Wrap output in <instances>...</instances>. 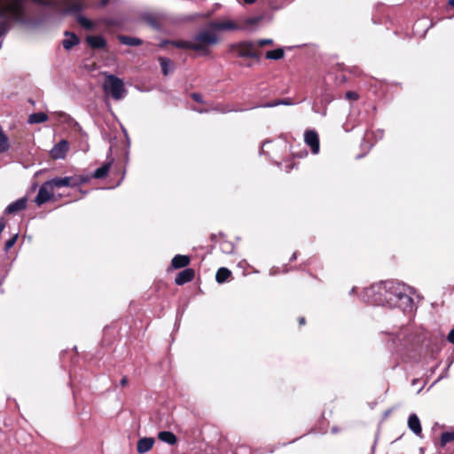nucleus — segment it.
Masks as SVG:
<instances>
[{
    "label": "nucleus",
    "instance_id": "f257e3e1",
    "mask_svg": "<svg viewBox=\"0 0 454 454\" xmlns=\"http://www.w3.org/2000/svg\"><path fill=\"white\" fill-rule=\"evenodd\" d=\"M413 289L395 280L380 281L365 288L361 299L373 305L399 308L403 311H411L414 307Z\"/></svg>",
    "mask_w": 454,
    "mask_h": 454
},
{
    "label": "nucleus",
    "instance_id": "f03ea898",
    "mask_svg": "<svg viewBox=\"0 0 454 454\" xmlns=\"http://www.w3.org/2000/svg\"><path fill=\"white\" fill-rule=\"evenodd\" d=\"M10 15L14 21L26 24L27 22L25 0H0V17Z\"/></svg>",
    "mask_w": 454,
    "mask_h": 454
},
{
    "label": "nucleus",
    "instance_id": "7ed1b4c3",
    "mask_svg": "<svg viewBox=\"0 0 454 454\" xmlns=\"http://www.w3.org/2000/svg\"><path fill=\"white\" fill-rule=\"evenodd\" d=\"M193 51L200 52L201 55H208L210 53L209 47L216 45L219 38L216 33L207 28L200 30L193 38Z\"/></svg>",
    "mask_w": 454,
    "mask_h": 454
},
{
    "label": "nucleus",
    "instance_id": "20e7f679",
    "mask_svg": "<svg viewBox=\"0 0 454 454\" xmlns=\"http://www.w3.org/2000/svg\"><path fill=\"white\" fill-rule=\"evenodd\" d=\"M103 90L106 95L111 96L116 101L124 98L127 94L122 80L111 74H106Z\"/></svg>",
    "mask_w": 454,
    "mask_h": 454
},
{
    "label": "nucleus",
    "instance_id": "39448f33",
    "mask_svg": "<svg viewBox=\"0 0 454 454\" xmlns=\"http://www.w3.org/2000/svg\"><path fill=\"white\" fill-rule=\"evenodd\" d=\"M235 49L237 51L238 56L239 57L250 59L259 58V54L256 51V44L254 42H241L235 46Z\"/></svg>",
    "mask_w": 454,
    "mask_h": 454
},
{
    "label": "nucleus",
    "instance_id": "423d86ee",
    "mask_svg": "<svg viewBox=\"0 0 454 454\" xmlns=\"http://www.w3.org/2000/svg\"><path fill=\"white\" fill-rule=\"evenodd\" d=\"M207 27L214 30L215 32L216 31H235V30H239L240 29L241 27L233 20H221V21H210L208 24H207Z\"/></svg>",
    "mask_w": 454,
    "mask_h": 454
},
{
    "label": "nucleus",
    "instance_id": "0eeeda50",
    "mask_svg": "<svg viewBox=\"0 0 454 454\" xmlns=\"http://www.w3.org/2000/svg\"><path fill=\"white\" fill-rule=\"evenodd\" d=\"M53 192L54 190L51 187V184L48 181L44 182L38 191V193L35 199V202L38 206L44 204L51 199L53 196Z\"/></svg>",
    "mask_w": 454,
    "mask_h": 454
},
{
    "label": "nucleus",
    "instance_id": "6e6552de",
    "mask_svg": "<svg viewBox=\"0 0 454 454\" xmlns=\"http://www.w3.org/2000/svg\"><path fill=\"white\" fill-rule=\"evenodd\" d=\"M69 150V143L66 139L60 140L50 151V155L54 160L64 159Z\"/></svg>",
    "mask_w": 454,
    "mask_h": 454
},
{
    "label": "nucleus",
    "instance_id": "1a4fd4ad",
    "mask_svg": "<svg viewBox=\"0 0 454 454\" xmlns=\"http://www.w3.org/2000/svg\"><path fill=\"white\" fill-rule=\"evenodd\" d=\"M305 143L310 147L312 153H319V137L316 131L307 130L304 135Z\"/></svg>",
    "mask_w": 454,
    "mask_h": 454
},
{
    "label": "nucleus",
    "instance_id": "9d476101",
    "mask_svg": "<svg viewBox=\"0 0 454 454\" xmlns=\"http://www.w3.org/2000/svg\"><path fill=\"white\" fill-rule=\"evenodd\" d=\"M74 176H64V177H55L53 179L48 180V182L51 184L53 190L55 188H62V187H76L77 183H74Z\"/></svg>",
    "mask_w": 454,
    "mask_h": 454
},
{
    "label": "nucleus",
    "instance_id": "9b49d317",
    "mask_svg": "<svg viewBox=\"0 0 454 454\" xmlns=\"http://www.w3.org/2000/svg\"><path fill=\"white\" fill-rule=\"evenodd\" d=\"M27 200L23 197L8 205L4 210L7 215H12L24 210L27 207Z\"/></svg>",
    "mask_w": 454,
    "mask_h": 454
},
{
    "label": "nucleus",
    "instance_id": "f8f14e48",
    "mask_svg": "<svg viewBox=\"0 0 454 454\" xmlns=\"http://www.w3.org/2000/svg\"><path fill=\"white\" fill-rule=\"evenodd\" d=\"M194 274L195 272L192 269H184L176 275L175 278V283L178 286H182L185 283H188L193 279Z\"/></svg>",
    "mask_w": 454,
    "mask_h": 454
},
{
    "label": "nucleus",
    "instance_id": "ddd939ff",
    "mask_svg": "<svg viewBox=\"0 0 454 454\" xmlns=\"http://www.w3.org/2000/svg\"><path fill=\"white\" fill-rule=\"evenodd\" d=\"M154 444V439L152 437H144L138 440L137 445V450L139 454H145L148 452Z\"/></svg>",
    "mask_w": 454,
    "mask_h": 454
},
{
    "label": "nucleus",
    "instance_id": "4468645a",
    "mask_svg": "<svg viewBox=\"0 0 454 454\" xmlns=\"http://www.w3.org/2000/svg\"><path fill=\"white\" fill-rule=\"evenodd\" d=\"M408 427L416 435H420L422 428L419 419L416 414H411L409 416Z\"/></svg>",
    "mask_w": 454,
    "mask_h": 454
},
{
    "label": "nucleus",
    "instance_id": "2eb2a0df",
    "mask_svg": "<svg viewBox=\"0 0 454 454\" xmlns=\"http://www.w3.org/2000/svg\"><path fill=\"white\" fill-rule=\"evenodd\" d=\"M191 260L187 255L176 254L171 261V266L174 269L184 268L189 265Z\"/></svg>",
    "mask_w": 454,
    "mask_h": 454
},
{
    "label": "nucleus",
    "instance_id": "dca6fc26",
    "mask_svg": "<svg viewBox=\"0 0 454 454\" xmlns=\"http://www.w3.org/2000/svg\"><path fill=\"white\" fill-rule=\"evenodd\" d=\"M88 44L94 49H102L106 46V42L100 35H90L86 39Z\"/></svg>",
    "mask_w": 454,
    "mask_h": 454
},
{
    "label": "nucleus",
    "instance_id": "f3484780",
    "mask_svg": "<svg viewBox=\"0 0 454 454\" xmlns=\"http://www.w3.org/2000/svg\"><path fill=\"white\" fill-rule=\"evenodd\" d=\"M65 35L67 38L62 41V45L66 50H70L79 43V38L74 34L67 31Z\"/></svg>",
    "mask_w": 454,
    "mask_h": 454
},
{
    "label": "nucleus",
    "instance_id": "a211bd4d",
    "mask_svg": "<svg viewBox=\"0 0 454 454\" xmlns=\"http://www.w3.org/2000/svg\"><path fill=\"white\" fill-rule=\"evenodd\" d=\"M113 160L104 163L100 168H97L92 174V177L99 179L104 178L107 176Z\"/></svg>",
    "mask_w": 454,
    "mask_h": 454
},
{
    "label": "nucleus",
    "instance_id": "6ab92c4d",
    "mask_svg": "<svg viewBox=\"0 0 454 454\" xmlns=\"http://www.w3.org/2000/svg\"><path fill=\"white\" fill-rule=\"evenodd\" d=\"M158 438L168 444L173 445L176 442V436L169 431H161L158 434Z\"/></svg>",
    "mask_w": 454,
    "mask_h": 454
},
{
    "label": "nucleus",
    "instance_id": "aec40b11",
    "mask_svg": "<svg viewBox=\"0 0 454 454\" xmlns=\"http://www.w3.org/2000/svg\"><path fill=\"white\" fill-rule=\"evenodd\" d=\"M118 40L121 43L129 46H138L142 44V40L137 37H130L127 35H119Z\"/></svg>",
    "mask_w": 454,
    "mask_h": 454
},
{
    "label": "nucleus",
    "instance_id": "412c9836",
    "mask_svg": "<svg viewBox=\"0 0 454 454\" xmlns=\"http://www.w3.org/2000/svg\"><path fill=\"white\" fill-rule=\"evenodd\" d=\"M48 120V116L46 114L39 112V113H34L28 116V123L35 124V123H43Z\"/></svg>",
    "mask_w": 454,
    "mask_h": 454
},
{
    "label": "nucleus",
    "instance_id": "4be33fe9",
    "mask_svg": "<svg viewBox=\"0 0 454 454\" xmlns=\"http://www.w3.org/2000/svg\"><path fill=\"white\" fill-rule=\"evenodd\" d=\"M159 61L161 67V71L164 75H168L173 69V62L167 58L160 57Z\"/></svg>",
    "mask_w": 454,
    "mask_h": 454
},
{
    "label": "nucleus",
    "instance_id": "5701e85b",
    "mask_svg": "<svg viewBox=\"0 0 454 454\" xmlns=\"http://www.w3.org/2000/svg\"><path fill=\"white\" fill-rule=\"evenodd\" d=\"M231 272L229 269L222 267L220 268L215 275V280L219 283H224L231 276Z\"/></svg>",
    "mask_w": 454,
    "mask_h": 454
},
{
    "label": "nucleus",
    "instance_id": "b1692460",
    "mask_svg": "<svg viewBox=\"0 0 454 454\" xmlns=\"http://www.w3.org/2000/svg\"><path fill=\"white\" fill-rule=\"evenodd\" d=\"M409 332L408 328L403 329L401 333L397 335V340L400 342V345L406 346L410 343H413L414 340L410 339L407 336V333Z\"/></svg>",
    "mask_w": 454,
    "mask_h": 454
},
{
    "label": "nucleus",
    "instance_id": "393cba45",
    "mask_svg": "<svg viewBox=\"0 0 454 454\" xmlns=\"http://www.w3.org/2000/svg\"><path fill=\"white\" fill-rule=\"evenodd\" d=\"M76 20L82 27L87 30H90L94 27L93 22L82 14L77 15Z\"/></svg>",
    "mask_w": 454,
    "mask_h": 454
},
{
    "label": "nucleus",
    "instance_id": "a878e982",
    "mask_svg": "<svg viewBox=\"0 0 454 454\" xmlns=\"http://www.w3.org/2000/svg\"><path fill=\"white\" fill-rule=\"evenodd\" d=\"M266 59H275V60H278V59H280L284 57V51L281 49V48H278V49H276V50H272V51H269L266 52Z\"/></svg>",
    "mask_w": 454,
    "mask_h": 454
},
{
    "label": "nucleus",
    "instance_id": "bb28decb",
    "mask_svg": "<svg viewBox=\"0 0 454 454\" xmlns=\"http://www.w3.org/2000/svg\"><path fill=\"white\" fill-rule=\"evenodd\" d=\"M171 44L176 48L188 49V50L193 51V42L192 41L178 40V41L171 42Z\"/></svg>",
    "mask_w": 454,
    "mask_h": 454
},
{
    "label": "nucleus",
    "instance_id": "cd10ccee",
    "mask_svg": "<svg viewBox=\"0 0 454 454\" xmlns=\"http://www.w3.org/2000/svg\"><path fill=\"white\" fill-rule=\"evenodd\" d=\"M280 105L291 106V105H293V102L290 98H285V99H281V100H274L272 102H268V103L262 105V107H275V106H278Z\"/></svg>",
    "mask_w": 454,
    "mask_h": 454
},
{
    "label": "nucleus",
    "instance_id": "c85d7f7f",
    "mask_svg": "<svg viewBox=\"0 0 454 454\" xmlns=\"http://www.w3.org/2000/svg\"><path fill=\"white\" fill-rule=\"evenodd\" d=\"M8 149H9L8 137L4 133L2 128L0 127V153H4Z\"/></svg>",
    "mask_w": 454,
    "mask_h": 454
},
{
    "label": "nucleus",
    "instance_id": "c756f323",
    "mask_svg": "<svg viewBox=\"0 0 454 454\" xmlns=\"http://www.w3.org/2000/svg\"><path fill=\"white\" fill-rule=\"evenodd\" d=\"M454 441V431L443 432L441 435V446L443 447L447 443Z\"/></svg>",
    "mask_w": 454,
    "mask_h": 454
},
{
    "label": "nucleus",
    "instance_id": "7c9ffc66",
    "mask_svg": "<svg viewBox=\"0 0 454 454\" xmlns=\"http://www.w3.org/2000/svg\"><path fill=\"white\" fill-rule=\"evenodd\" d=\"M10 30V22L8 20L0 21V38L6 35Z\"/></svg>",
    "mask_w": 454,
    "mask_h": 454
},
{
    "label": "nucleus",
    "instance_id": "2f4dec72",
    "mask_svg": "<svg viewBox=\"0 0 454 454\" xmlns=\"http://www.w3.org/2000/svg\"><path fill=\"white\" fill-rule=\"evenodd\" d=\"M221 250L225 254H231L234 249L232 243L229 241H223L220 245Z\"/></svg>",
    "mask_w": 454,
    "mask_h": 454
},
{
    "label": "nucleus",
    "instance_id": "473e14b6",
    "mask_svg": "<svg viewBox=\"0 0 454 454\" xmlns=\"http://www.w3.org/2000/svg\"><path fill=\"white\" fill-rule=\"evenodd\" d=\"M18 237H19V233H15L14 235H12V238H10L5 242L4 248L5 252L9 251L15 245V243L17 242Z\"/></svg>",
    "mask_w": 454,
    "mask_h": 454
},
{
    "label": "nucleus",
    "instance_id": "72a5a7b5",
    "mask_svg": "<svg viewBox=\"0 0 454 454\" xmlns=\"http://www.w3.org/2000/svg\"><path fill=\"white\" fill-rule=\"evenodd\" d=\"M89 176H80L78 177H74V183H77V186L81 184H84L90 181Z\"/></svg>",
    "mask_w": 454,
    "mask_h": 454
},
{
    "label": "nucleus",
    "instance_id": "f704fd0d",
    "mask_svg": "<svg viewBox=\"0 0 454 454\" xmlns=\"http://www.w3.org/2000/svg\"><path fill=\"white\" fill-rule=\"evenodd\" d=\"M254 43L256 44V47H263L265 45L271 44L273 41L271 39H260Z\"/></svg>",
    "mask_w": 454,
    "mask_h": 454
},
{
    "label": "nucleus",
    "instance_id": "c9c22d12",
    "mask_svg": "<svg viewBox=\"0 0 454 454\" xmlns=\"http://www.w3.org/2000/svg\"><path fill=\"white\" fill-rule=\"evenodd\" d=\"M82 9V6L80 4H74L68 10L67 12H80Z\"/></svg>",
    "mask_w": 454,
    "mask_h": 454
},
{
    "label": "nucleus",
    "instance_id": "e433bc0d",
    "mask_svg": "<svg viewBox=\"0 0 454 454\" xmlns=\"http://www.w3.org/2000/svg\"><path fill=\"white\" fill-rule=\"evenodd\" d=\"M191 97L196 102L203 103L202 96L200 93H192Z\"/></svg>",
    "mask_w": 454,
    "mask_h": 454
},
{
    "label": "nucleus",
    "instance_id": "4c0bfd02",
    "mask_svg": "<svg viewBox=\"0 0 454 454\" xmlns=\"http://www.w3.org/2000/svg\"><path fill=\"white\" fill-rule=\"evenodd\" d=\"M346 98H348V99H353V100H356L357 99V94L354 91H348L346 93Z\"/></svg>",
    "mask_w": 454,
    "mask_h": 454
},
{
    "label": "nucleus",
    "instance_id": "58836bf2",
    "mask_svg": "<svg viewBox=\"0 0 454 454\" xmlns=\"http://www.w3.org/2000/svg\"><path fill=\"white\" fill-rule=\"evenodd\" d=\"M447 339L450 342V343H453L454 344V330H451L448 336H447Z\"/></svg>",
    "mask_w": 454,
    "mask_h": 454
},
{
    "label": "nucleus",
    "instance_id": "ea45409f",
    "mask_svg": "<svg viewBox=\"0 0 454 454\" xmlns=\"http://www.w3.org/2000/svg\"><path fill=\"white\" fill-rule=\"evenodd\" d=\"M4 228H5V221H4V217H1L0 218V234L3 232Z\"/></svg>",
    "mask_w": 454,
    "mask_h": 454
},
{
    "label": "nucleus",
    "instance_id": "a19ab883",
    "mask_svg": "<svg viewBox=\"0 0 454 454\" xmlns=\"http://www.w3.org/2000/svg\"><path fill=\"white\" fill-rule=\"evenodd\" d=\"M128 384V378L126 376H123L120 381V385L121 387H126Z\"/></svg>",
    "mask_w": 454,
    "mask_h": 454
},
{
    "label": "nucleus",
    "instance_id": "79ce46f5",
    "mask_svg": "<svg viewBox=\"0 0 454 454\" xmlns=\"http://www.w3.org/2000/svg\"><path fill=\"white\" fill-rule=\"evenodd\" d=\"M148 22L150 23V25H152L154 27H158L157 22L153 19H149Z\"/></svg>",
    "mask_w": 454,
    "mask_h": 454
},
{
    "label": "nucleus",
    "instance_id": "37998d69",
    "mask_svg": "<svg viewBox=\"0 0 454 454\" xmlns=\"http://www.w3.org/2000/svg\"><path fill=\"white\" fill-rule=\"evenodd\" d=\"M194 110L200 114L208 112V109L206 108H195Z\"/></svg>",
    "mask_w": 454,
    "mask_h": 454
},
{
    "label": "nucleus",
    "instance_id": "c03bdc74",
    "mask_svg": "<svg viewBox=\"0 0 454 454\" xmlns=\"http://www.w3.org/2000/svg\"><path fill=\"white\" fill-rule=\"evenodd\" d=\"M215 110L218 111V112H221V113H227V112H231V109L221 110L219 107H215Z\"/></svg>",
    "mask_w": 454,
    "mask_h": 454
},
{
    "label": "nucleus",
    "instance_id": "a18cd8bd",
    "mask_svg": "<svg viewBox=\"0 0 454 454\" xmlns=\"http://www.w3.org/2000/svg\"><path fill=\"white\" fill-rule=\"evenodd\" d=\"M296 258H297V253H296V252H294V253L293 254V255L291 256L290 261H294Z\"/></svg>",
    "mask_w": 454,
    "mask_h": 454
},
{
    "label": "nucleus",
    "instance_id": "49530a36",
    "mask_svg": "<svg viewBox=\"0 0 454 454\" xmlns=\"http://www.w3.org/2000/svg\"><path fill=\"white\" fill-rule=\"evenodd\" d=\"M299 323H300V325H304L305 324V318L304 317H300L299 318Z\"/></svg>",
    "mask_w": 454,
    "mask_h": 454
},
{
    "label": "nucleus",
    "instance_id": "de8ad7c7",
    "mask_svg": "<svg viewBox=\"0 0 454 454\" xmlns=\"http://www.w3.org/2000/svg\"><path fill=\"white\" fill-rule=\"evenodd\" d=\"M356 291V287H352L351 290L349 291V294H354Z\"/></svg>",
    "mask_w": 454,
    "mask_h": 454
},
{
    "label": "nucleus",
    "instance_id": "09e8293b",
    "mask_svg": "<svg viewBox=\"0 0 454 454\" xmlns=\"http://www.w3.org/2000/svg\"><path fill=\"white\" fill-rule=\"evenodd\" d=\"M247 4H254L255 0H244Z\"/></svg>",
    "mask_w": 454,
    "mask_h": 454
},
{
    "label": "nucleus",
    "instance_id": "8fccbe9b",
    "mask_svg": "<svg viewBox=\"0 0 454 454\" xmlns=\"http://www.w3.org/2000/svg\"><path fill=\"white\" fill-rule=\"evenodd\" d=\"M109 0H101V4L106 5Z\"/></svg>",
    "mask_w": 454,
    "mask_h": 454
},
{
    "label": "nucleus",
    "instance_id": "3c124183",
    "mask_svg": "<svg viewBox=\"0 0 454 454\" xmlns=\"http://www.w3.org/2000/svg\"><path fill=\"white\" fill-rule=\"evenodd\" d=\"M449 4L454 7V0H449Z\"/></svg>",
    "mask_w": 454,
    "mask_h": 454
},
{
    "label": "nucleus",
    "instance_id": "603ef678",
    "mask_svg": "<svg viewBox=\"0 0 454 454\" xmlns=\"http://www.w3.org/2000/svg\"><path fill=\"white\" fill-rule=\"evenodd\" d=\"M247 22H248V23H254V20H247Z\"/></svg>",
    "mask_w": 454,
    "mask_h": 454
},
{
    "label": "nucleus",
    "instance_id": "864d4df0",
    "mask_svg": "<svg viewBox=\"0 0 454 454\" xmlns=\"http://www.w3.org/2000/svg\"><path fill=\"white\" fill-rule=\"evenodd\" d=\"M378 136H380V137H382V132L380 131V133H378Z\"/></svg>",
    "mask_w": 454,
    "mask_h": 454
},
{
    "label": "nucleus",
    "instance_id": "5fc2aeb1",
    "mask_svg": "<svg viewBox=\"0 0 454 454\" xmlns=\"http://www.w3.org/2000/svg\"><path fill=\"white\" fill-rule=\"evenodd\" d=\"M378 136H380V137H382V132L380 131V133H378Z\"/></svg>",
    "mask_w": 454,
    "mask_h": 454
}]
</instances>
